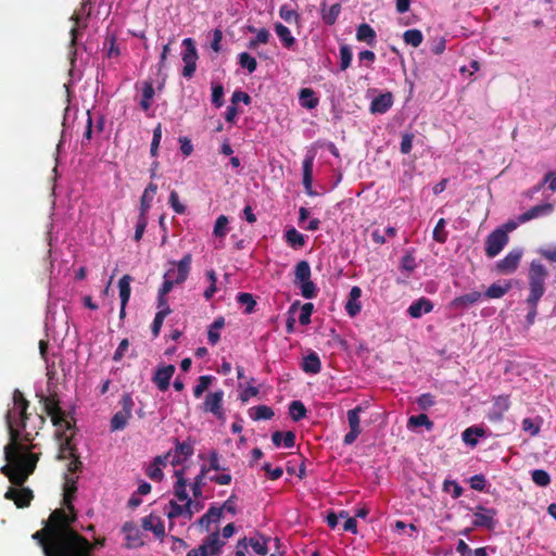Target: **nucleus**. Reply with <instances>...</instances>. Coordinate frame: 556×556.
<instances>
[{"mask_svg":"<svg viewBox=\"0 0 556 556\" xmlns=\"http://www.w3.org/2000/svg\"><path fill=\"white\" fill-rule=\"evenodd\" d=\"M239 64L242 68H245L250 74L255 72L257 67V62L254 56L249 54L248 52H242L238 55Z\"/></svg>","mask_w":556,"mask_h":556,"instance_id":"obj_55","label":"nucleus"},{"mask_svg":"<svg viewBox=\"0 0 556 556\" xmlns=\"http://www.w3.org/2000/svg\"><path fill=\"white\" fill-rule=\"evenodd\" d=\"M311 266L307 261H300L295 265V283L311 278Z\"/></svg>","mask_w":556,"mask_h":556,"instance_id":"obj_47","label":"nucleus"},{"mask_svg":"<svg viewBox=\"0 0 556 556\" xmlns=\"http://www.w3.org/2000/svg\"><path fill=\"white\" fill-rule=\"evenodd\" d=\"M273 444L277 447L283 445L287 448H291L295 445V433L293 431H275L271 434Z\"/></svg>","mask_w":556,"mask_h":556,"instance_id":"obj_33","label":"nucleus"},{"mask_svg":"<svg viewBox=\"0 0 556 556\" xmlns=\"http://www.w3.org/2000/svg\"><path fill=\"white\" fill-rule=\"evenodd\" d=\"M485 435V430L482 427L471 426L465 429L462 433V440L469 446L475 447L478 444V438Z\"/></svg>","mask_w":556,"mask_h":556,"instance_id":"obj_32","label":"nucleus"},{"mask_svg":"<svg viewBox=\"0 0 556 556\" xmlns=\"http://www.w3.org/2000/svg\"><path fill=\"white\" fill-rule=\"evenodd\" d=\"M510 289V283L504 286L500 283H492L485 291L484 295L489 299H500L504 296Z\"/></svg>","mask_w":556,"mask_h":556,"instance_id":"obj_45","label":"nucleus"},{"mask_svg":"<svg viewBox=\"0 0 556 556\" xmlns=\"http://www.w3.org/2000/svg\"><path fill=\"white\" fill-rule=\"evenodd\" d=\"M223 516V508L212 505L208 510L197 521L198 526L208 531L211 523L218 522Z\"/></svg>","mask_w":556,"mask_h":556,"instance_id":"obj_25","label":"nucleus"},{"mask_svg":"<svg viewBox=\"0 0 556 556\" xmlns=\"http://www.w3.org/2000/svg\"><path fill=\"white\" fill-rule=\"evenodd\" d=\"M65 556H93V545L77 531Z\"/></svg>","mask_w":556,"mask_h":556,"instance_id":"obj_13","label":"nucleus"},{"mask_svg":"<svg viewBox=\"0 0 556 556\" xmlns=\"http://www.w3.org/2000/svg\"><path fill=\"white\" fill-rule=\"evenodd\" d=\"M417 264L415 261V256L413 253L407 252L405 255L402 256L400 261V270L403 275L402 278H397L396 282L400 285H404L407 282L408 278L410 277V274L416 269Z\"/></svg>","mask_w":556,"mask_h":556,"instance_id":"obj_21","label":"nucleus"},{"mask_svg":"<svg viewBox=\"0 0 556 556\" xmlns=\"http://www.w3.org/2000/svg\"><path fill=\"white\" fill-rule=\"evenodd\" d=\"M362 296V289L357 286L352 287L348 301L345 303V312L350 317H355L357 314L361 313L362 304L361 299Z\"/></svg>","mask_w":556,"mask_h":556,"instance_id":"obj_20","label":"nucleus"},{"mask_svg":"<svg viewBox=\"0 0 556 556\" xmlns=\"http://www.w3.org/2000/svg\"><path fill=\"white\" fill-rule=\"evenodd\" d=\"M393 104V98L390 92L376 97L370 104L372 113H386Z\"/></svg>","mask_w":556,"mask_h":556,"instance_id":"obj_30","label":"nucleus"},{"mask_svg":"<svg viewBox=\"0 0 556 556\" xmlns=\"http://www.w3.org/2000/svg\"><path fill=\"white\" fill-rule=\"evenodd\" d=\"M237 302L241 305H244V313L251 314L254 312L256 301L254 300L253 295L248 292H240L237 295Z\"/></svg>","mask_w":556,"mask_h":556,"instance_id":"obj_51","label":"nucleus"},{"mask_svg":"<svg viewBox=\"0 0 556 556\" xmlns=\"http://www.w3.org/2000/svg\"><path fill=\"white\" fill-rule=\"evenodd\" d=\"M475 516V519L472 521V526L475 528H484L488 530H494L497 520L496 515L497 510L492 507H485L483 505H477L475 508L471 509Z\"/></svg>","mask_w":556,"mask_h":556,"instance_id":"obj_7","label":"nucleus"},{"mask_svg":"<svg viewBox=\"0 0 556 556\" xmlns=\"http://www.w3.org/2000/svg\"><path fill=\"white\" fill-rule=\"evenodd\" d=\"M315 160V152L308 151L303 160V186L308 194H313V166Z\"/></svg>","mask_w":556,"mask_h":556,"instance_id":"obj_19","label":"nucleus"},{"mask_svg":"<svg viewBox=\"0 0 556 556\" xmlns=\"http://www.w3.org/2000/svg\"><path fill=\"white\" fill-rule=\"evenodd\" d=\"M142 528L148 531H152L159 539L165 536V527L160 517L149 515L142 518Z\"/></svg>","mask_w":556,"mask_h":556,"instance_id":"obj_24","label":"nucleus"},{"mask_svg":"<svg viewBox=\"0 0 556 556\" xmlns=\"http://www.w3.org/2000/svg\"><path fill=\"white\" fill-rule=\"evenodd\" d=\"M270 37V33L266 28L257 30L255 38L251 39L248 43L249 49H256L260 43H267Z\"/></svg>","mask_w":556,"mask_h":556,"instance_id":"obj_61","label":"nucleus"},{"mask_svg":"<svg viewBox=\"0 0 556 556\" xmlns=\"http://www.w3.org/2000/svg\"><path fill=\"white\" fill-rule=\"evenodd\" d=\"M184 52L181 55L185 66L182 68V76L191 78L197 70L198 52L194 46V41L191 38H186L182 41Z\"/></svg>","mask_w":556,"mask_h":556,"instance_id":"obj_9","label":"nucleus"},{"mask_svg":"<svg viewBox=\"0 0 556 556\" xmlns=\"http://www.w3.org/2000/svg\"><path fill=\"white\" fill-rule=\"evenodd\" d=\"M122 531L125 534L127 548H138L144 544L142 533L134 522H125L122 527Z\"/></svg>","mask_w":556,"mask_h":556,"instance_id":"obj_16","label":"nucleus"},{"mask_svg":"<svg viewBox=\"0 0 556 556\" xmlns=\"http://www.w3.org/2000/svg\"><path fill=\"white\" fill-rule=\"evenodd\" d=\"M275 31L287 49H292L296 42L290 29L281 23L275 24Z\"/></svg>","mask_w":556,"mask_h":556,"instance_id":"obj_34","label":"nucleus"},{"mask_svg":"<svg viewBox=\"0 0 556 556\" xmlns=\"http://www.w3.org/2000/svg\"><path fill=\"white\" fill-rule=\"evenodd\" d=\"M356 39L374 46L376 42V31L368 24H361L356 30Z\"/></svg>","mask_w":556,"mask_h":556,"instance_id":"obj_35","label":"nucleus"},{"mask_svg":"<svg viewBox=\"0 0 556 556\" xmlns=\"http://www.w3.org/2000/svg\"><path fill=\"white\" fill-rule=\"evenodd\" d=\"M207 471L208 469L205 466H202L200 473L194 478L193 483L191 484L192 494L195 498L202 496L204 477L207 473Z\"/></svg>","mask_w":556,"mask_h":556,"instance_id":"obj_48","label":"nucleus"},{"mask_svg":"<svg viewBox=\"0 0 556 556\" xmlns=\"http://www.w3.org/2000/svg\"><path fill=\"white\" fill-rule=\"evenodd\" d=\"M301 368L304 372L309 375H316L321 370V362L316 352H311L306 355L301 364Z\"/></svg>","mask_w":556,"mask_h":556,"instance_id":"obj_28","label":"nucleus"},{"mask_svg":"<svg viewBox=\"0 0 556 556\" xmlns=\"http://www.w3.org/2000/svg\"><path fill=\"white\" fill-rule=\"evenodd\" d=\"M408 427H420L425 426L427 430H432L434 424L429 419L426 414H419L415 416H410L407 422Z\"/></svg>","mask_w":556,"mask_h":556,"instance_id":"obj_52","label":"nucleus"},{"mask_svg":"<svg viewBox=\"0 0 556 556\" xmlns=\"http://www.w3.org/2000/svg\"><path fill=\"white\" fill-rule=\"evenodd\" d=\"M175 274H176L175 268H170L165 273L164 282L159 290V294H161V295L168 294L172 291L174 285H177L176 278H173V275H175Z\"/></svg>","mask_w":556,"mask_h":556,"instance_id":"obj_57","label":"nucleus"},{"mask_svg":"<svg viewBox=\"0 0 556 556\" xmlns=\"http://www.w3.org/2000/svg\"><path fill=\"white\" fill-rule=\"evenodd\" d=\"M403 40L406 45L417 48L424 40V35L419 29H408L403 34Z\"/></svg>","mask_w":556,"mask_h":556,"instance_id":"obj_44","label":"nucleus"},{"mask_svg":"<svg viewBox=\"0 0 556 556\" xmlns=\"http://www.w3.org/2000/svg\"><path fill=\"white\" fill-rule=\"evenodd\" d=\"M192 256L191 254L187 253L178 263L177 268H175L176 271V283L180 285L185 282L189 276L190 273V266H191Z\"/></svg>","mask_w":556,"mask_h":556,"instance_id":"obj_31","label":"nucleus"},{"mask_svg":"<svg viewBox=\"0 0 556 556\" xmlns=\"http://www.w3.org/2000/svg\"><path fill=\"white\" fill-rule=\"evenodd\" d=\"M224 545L225 542L220 540L219 532L215 531L207 535L199 547L190 549L186 556H216Z\"/></svg>","mask_w":556,"mask_h":556,"instance_id":"obj_6","label":"nucleus"},{"mask_svg":"<svg viewBox=\"0 0 556 556\" xmlns=\"http://www.w3.org/2000/svg\"><path fill=\"white\" fill-rule=\"evenodd\" d=\"M223 399H224V391L218 390L215 392H211L205 396V401L203 403V409L205 412L212 413L217 418L224 417L223 412Z\"/></svg>","mask_w":556,"mask_h":556,"instance_id":"obj_14","label":"nucleus"},{"mask_svg":"<svg viewBox=\"0 0 556 556\" xmlns=\"http://www.w3.org/2000/svg\"><path fill=\"white\" fill-rule=\"evenodd\" d=\"M279 16L287 23H298L300 20L299 13L289 4H282L279 9Z\"/></svg>","mask_w":556,"mask_h":556,"instance_id":"obj_49","label":"nucleus"},{"mask_svg":"<svg viewBox=\"0 0 556 556\" xmlns=\"http://www.w3.org/2000/svg\"><path fill=\"white\" fill-rule=\"evenodd\" d=\"M250 416L254 420H268L274 416V410L267 405H258L250 408Z\"/></svg>","mask_w":556,"mask_h":556,"instance_id":"obj_37","label":"nucleus"},{"mask_svg":"<svg viewBox=\"0 0 556 556\" xmlns=\"http://www.w3.org/2000/svg\"><path fill=\"white\" fill-rule=\"evenodd\" d=\"M157 187L154 184H150L142 197H141V208H149L152 205L154 195L156 194Z\"/></svg>","mask_w":556,"mask_h":556,"instance_id":"obj_63","label":"nucleus"},{"mask_svg":"<svg viewBox=\"0 0 556 556\" xmlns=\"http://www.w3.org/2000/svg\"><path fill=\"white\" fill-rule=\"evenodd\" d=\"M119 404L122 405V409L113 415L110 425L111 431L125 429L132 415L135 402L129 393L123 394Z\"/></svg>","mask_w":556,"mask_h":556,"instance_id":"obj_5","label":"nucleus"},{"mask_svg":"<svg viewBox=\"0 0 556 556\" xmlns=\"http://www.w3.org/2000/svg\"><path fill=\"white\" fill-rule=\"evenodd\" d=\"M154 96V88L152 83L144 81L142 87V98L140 101V106L143 111H148L151 108V100Z\"/></svg>","mask_w":556,"mask_h":556,"instance_id":"obj_43","label":"nucleus"},{"mask_svg":"<svg viewBox=\"0 0 556 556\" xmlns=\"http://www.w3.org/2000/svg\"><path fill=\"white\" fill-rule=\"evenodd\" d=\"M541 421L542 419L540 417H538L536 420L525 418L521 422L522 430L530 433L531 437H535L540 433Z\"/></svg>","mask_w":556,"mask_h":556,"instance_id":"obj_50","label":"nucleus"},{"mask_svg":"<svg viewBox=\"0 0 556 556\" xmlns=\"http://www.w3.org/2000/svg\"><path fill=\"white\" fill-rule=\"evenodd\" d=\"M362 412H363V407L359 405L348 410V421H349L350 429L362 431L361 418H359V415Z\"/></svg>","mask_w":556,"mask_h":556,"instance_id":"obj_54","label":"nucleus"},{"mask_svg":"<svg viewBox=\"0 0 556 556\" xmlns=\"http://www.w3.org/2000/svg\"><path fill=\"white\" fill-rule=\"evenodd\" d=\"M522 251L521 250H513L510 251L503 260L496 263V268L501 274H511L514 273L521 260Z\"/></svg>","mask_w":556,"mask_h":556,"instance_id":"obj_17","label":"nucleus"},{"mask_svg":"<svg viewBox=\"0 0 556 556\" xmlns=\"http://www.w3.org/2000/svg\"><path fill=\"white\" fill-rule=\"evenodd\" d=\"M175 477L177 478V481L174 485L175 496L181 502L191 500L187 492V480L185 478V469L176 470Z\"/></svg>","mask_w":556,"mask_h":556,"instance_id":"obj_29","label":"nucleus"},{"mask_svg":"<svg viewBox=\"0 0 556 556\" xmlns=\"http://www.w3.org/2000/svg\"><path fill=\"white\" fill-rule=\"evenodd\" d=\"M194 451V441L188 438L184 442H179L177 439L175 440V453L179 454L187 459L193 454Z\"/></svg>","mask_w":556,"mask_h":556,"instance_id":"obj_41","label":"nucleus"},{"mask_svg":"<svg viewBox=\"0 0 556 556\" xmlns=\"http://www.w3.org/2000/svg\"><path fill=\"white\" fill-rule=\"evenodd\" d=\"M432 309L433 303L429 299L421 296L409 305L407 313L412 318H420L424 314L432 312Z\"/></svg>","mask_w":556,"mask_h":556,"instance_id":"obj_22","label":"nucleus"},{"mask_svg":"<svg viewBox=\"0 0 556 556\" xmlns=\"http://www.w3.org/2000/svg\"><path fill=\"white\" fill-rule=\"evenodd\" d=\"M168 506L169 509L166 513L168 519H175L182 516L186 519L191 520L194 513L203 508V504L193 502L192 500L185 501L184 505H180L172 500L169 501Z\"/></svg>","mask_w":556,"mask_h":556,"instance_id":"obj_8","label":"nucleus"},{"mask_svg":"<svg viewBox=\"0 0 556 556\" xmlns=\"http://www.w3.org/2000/svg\"><path fill=\"white\" fill-rule=\"evenodd\" d=\"M29 402L22 391L13 392V407L5 414V424L10 442L4 446L3 453L7 464L0 469L10 482L15 486H23L37 467L40 454L29 453L20 442L21 429L26 428L28 419L27 409Z\"/></svg>","mask_w":556,"mask_h":556,"instance_id":"obj_1","label":"nucleus"},{"mask_svg":"<svg viewBox=\"0 0 556 556\" xmlns=\"http://www.w3.org/2000/svg\"><path fill=\"white\" fill-rule=\"evenodd\" d=\"M9 501H13L18 508L28 507L34 498L33 491L29 488H9L4 494Z\"/></svg>","mask_w":556,"mask_h":556,"instance_id":"obj_12","label":"nucleus"},{"mask_svg":"<svg viewBox=\"0 0 556 556\" xmlns=\"http://www.w3.org/2000/svg\"><path fill=\"white\" fill-rule=\"evenodd\" d=\"M172 313V309H160L151 325V331L154 338L159 337L164 319Z\"/></svg>","mask_w":556,"mask_h":556,"instance_id":"obj_46","label":"nucleus"},{"mask_svg":"<svg viewBox=\"0 0 556 556\" xmlns=\"http://www.w3.org/2000/svg\"><path fill=\"white\" fill-rule=\"evenodd\" d=\"M509 407L510 401L508 395H498L494 397L492 407L488 414L489 420L492 422L502 421Z\"/></svg>","mask_w":556,"mask_h":556,"instance_id":"obj_15","label":"nucleus"},{"mask_svg":"<svg viewBox=\"0 0 556 556\" xmlns=\"http://www.w3.org/2000/svg\"><path fill=\"white\" fill-rule=\"evenodd\" d=\"M213 379L214 378L212 376H208V375L200 376L199 379H198V383L193 388V395H194V397H197V399L201 397L202 394L211 386Z\"/></svg>","mask_w":556,"mask_h":556,"instance_id":"obj_58","label":"nucleus"},{"mask_svg":"<svg viewBox=\"0 0 556 556\" xmlns=\"http://www.w3.org/2000/svg\"><path fill=\"white\" fill-rule=\"evenodd\" d=\"M131 280H132V278L129 275H124L118 280L119 298H121L122 304H124V305H127V303L129 301V298H130V293H131L130 282H131Z\"/></svg>","mask_w":556,"mask_h":556,"instance_id":"obj_38","label":"nucleus"},{"mask_svg":"<svg viewBox=\"0 0 556 556\" xmlns=\"http://www.w3.org/2000/svg\"><path fill=\"white\" fill-rule=\"evenodd\" d=\"M307 409L305 405L299 401H292L289 405V414L293 421H300L305 418Z\"/></svg>","mask_w":556,"mask_h":556,"instance_id":"obj_42","label":"nucleus"},{"mask_svg":"<svg viewBox=\"0 0 556 556\" xmlns=\"http://www.w3.org/2000/svg\"><path fill=\"white\" fill-rule=\"evenodd\" d=\"M74 515H66L64 508L54 509L45 527L33 534V539L41 546L45 556H65L76 533L73 523Z\"/></svg>","mask_w":556,"mask_h":556,"instance_id":"obj_2","label":"nucleus"},{"mask_svg":"<svg viewBox=\"0 0 556 556\" xmlns=\"http://www.w3.org/2000/svg\"><path fill=\"white\" fill-rule=\"evenodd\" d=\"M148 225V217L146 215V211H141V213L138 216L137 224H136V230L134 240L136 242H139L144 233L146 227Z\"/></svg>","mask_w":556,"mask_h":556,"instance_id":"obj_62","label":"nucleus"},{"mask_svg":"<svg viewBox=\"0 0 556 556\" xmlns=\"http://www.w3.org/2000/svg\"><path fill=\"white\" fill-rule=\"evenodd\" d=\"M546 211H526L523 214H521L518 218V220H508L502 227L497 228V230H505V233L507 235L509 231L515 230L520 223H526L530 219L539 217L542 213H545Z\"/></svg>","mask_w":556,"mask_h":556,"instance_id":"obj_27","label":"nucleus"},{"mask_svg":"<svg viewBox=\"0 0 556 556\" xmlns=\"http://www.w3.org/2000/svg\"><path fill=\"white\" fill-rule=\"evenodd\" d=\"M58 437L61 441L58 459H70L72 456L78 454L76 446L72 442V437H68L64 432L61 433L59 431Z\"/></svg>","mask_w":556,"mask_h":556,"instance_id":"obj_23","label":"nucleus"},{"mask_svg":"<svg viewBox=\"0 0 556 556\" xmlns=\"http://www.w3.org/2000/svg\"><path fill=\"white\" fill-rule=\"evenodd\" d=\"M268 541H269V538H265V536L261 535V540L251 538L248 541V545H251V547L253 548V551L256 554L265 556L268 553V547H267Z\"/></svg>","mask_w":556,"mask_h":556,"instance_id":"obj_53","label":"nucleus"},{"mask_svg":"<svg viewBox=\"0 0 556 556\" xmlns=\"http://www.w3.org/2000/svg\"><path fill=\"white\" fill-rule=\"evenodd\" d=\"M299 100L301 105L306 109H315L318 104L314 90L309 88H304L300 91Z\"/></svg>","mask_w":556,"mask_h":556,"instance_id":"obj_39","label":"nucleus"},{"mask_svg":"<svg viewBox=\"0 0 556 556\" xmlns=\"http://www.w3.org/2000/svg\"><path fill=\"white\" fill-rule=\"evenodd\" d=\"M482 298V293L479 291H472L467 294L456 296L451 306L456 309H465L477 303Z\"/></svg>","mask_w":556,"mask_h":556,"instance_id":"obj_26","label":"nucleus"},{"mask_svg":"<svg viewBox=\"0 0 556 556\" xmlns=\"http://www.w3.org/2000/svg\"><path fill=\"white\" fill-rule=\"evenodd\" d=\"M301 289V294L305 299H314L317 296V287L316 285L311 280H303L301 282L296 283Z\"/></svg>","mask_w":556,"mask_h":556,"instance_id":"obj_56","label":"nucleus"},{"mask_svg":"<svg viewBox=\"0 0 556 556\" xmlns=\"http://www.w3.org/2000/svg\"><path fill=\"white\" fill-rule=\"evenodd\" d=\"M548 273L538 261H532L529 268L530 292L527 302L539 303L545 292V279Z\"/></svg>","mask_w":556,"mask_h":556,"instance_id":"obj_3","label":"nucleus"},{"mask_svg":"<svg viewBox=\"0 0 556 556\" xmlns=\"http://www.w3.org/2000/svg\"><path fill=\"white\" fill-rule=\"evenodd\" d=\"M445 219L440 218L433 229V240L439 243H444L447 239V232L445 231Z\"/></svg>","mask_w":556,"mask_h":556,"instance_id":"obj_64","label":"nucleus"},{"mask_svg":"<svg viewBox=\"0 0 556 556\" xmlns=\"http://www.w3.org/2000/svg\"><path fill=\"white\" fill-rule=\"evenodd\" d=\"M63 486V505L67 509L66 515H74L77 518L73 501L77 492V477L65 475Z\"/></svg>","mask_w":556,"mask_h":556,"instance_id":"obj_11","label":"nucleus"},{"mask_svg":"<svg viewBox=\"0 0 556 556\" xmlns=\"http://www.w3.org/2000/svg\"><path fill=\"white\" fill-rule=\"evenodd\" d=\"M175 366L174 365H165L160 368L154 374V377L152 378V381L156 384L160 391H166L169 387L170 379L173 375L175 374Z\"/></svg>","mask_w":556,"mask_h":556,"instance_id":"obj_18","label":"nucleus"},{"mask_svg":"<svg viewBox=\"0 0 556 556\" xmlns=\"http://www.w3.org/2000/svg\"><path fill=\"white\" fill-rule=\"evenodd\" d=\"M224 326H225L224 317H218L211 324L208 331H207V340H208L210 344L215 345L219 341L220 336H219L218 330L222 329Z\"/></svg>","mask_w":556,"mask_h":556,"instance_id":"obj_40","label":"nucleus"},{"mask_svg":"<svg viewBox=\"0 0 556 556\" xmlns=\"http://www.w3.org/2000/svg\"><path fill=\"white\" fill-rule=\"evenodd\" d=\"M286 242L293 249H301L305 245L304 236L299 232L295 228H290L285 235Z\"/></svg>","mask_w":556,"mask_h":556,"instance_id":"obj_36","label":"nucleus"},{"mask_svg":"<svg viewBox=\"0 0 556 556\" xmlns=\"http://www.w3.org/2000/svg\"><path fill=\"white\" fill-rule=\"evenodd\" d=\"M340 11H341V7L338 3L331 5L328 9H324L323 10V21L327 25H333L340 14Z\"/></svg>","mask_w":556,"mask_h":556,"instance_id":"obj_60","label":"nucleus"},{"mask_svg":"<svg viewBox=\"0 0 556 556\" xmlns=\"http://www.w3.org/2000/svg\"><path fill=\"white\" fill-rule=\"evenodd\" d=\"M40 403L43 405L46 414L51 418L53 426L63 429L64 431L73 428V424L65 419L64 412L60 407V401L55 393L48 396L42 395L40 397Z\"/></svg>","mask_w":556,"mask_h":556,"instance_id":"obj_4","label":"nucleus"},{"mask_svg":"<svg viewBox=\"0 0 556 556\" xmlns=\"http://www.w3.org/2000/svg\"><path fill=\"white\" fill-rule=\"evenodd\" d=\"M531 479L536 485L542 488H545L551 483V477L544 469H534L531 471Z\"/></svg>","mask_w":556,"mask_h":556,"instance_id":"obj_59","label":"nucleus"},{"mask_svg":"<svg viewBox=\"0 0 556 556\" xmlns=\"http://www.w3.org/2000/svg\"><path fill=\"white\" fill-rule=\"evenodd\" d=\"M508 242V235L505 230L495 229L485 239V254L490 258L495 257Z\"/></svg>","mask_w":556,"mask_h":556,"instance_id":"obj_10","label":"nucleus"}]
</instances>
